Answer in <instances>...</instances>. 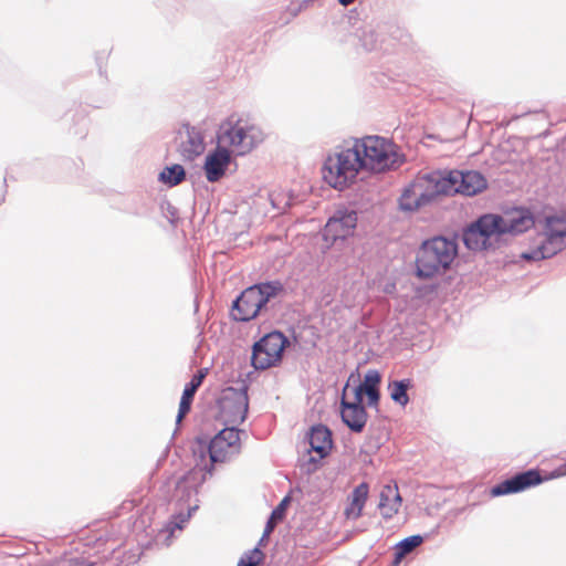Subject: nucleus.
Wrapping results in <instances>:
<instances>
[{"instance_id": "1", "label": "nucleus", "mask_w": 566, "mask_h": 566, "mask_svg": "<svg viewBox=\"0 0 566 566\" xmlns=\"http://www.w3.org/2000/svg\"><path fill=\"white\" fill-rule=\"evenodd\" d=\"M397 161L395 146L386 138H348L327 154L322 175L328 186L344 190L356 181L360 172H382L392 168Z\"/></svg>"}, {"instance_id": "2", "label": "nucleus", "mask_w": 566, "mask_h": 566, "mask_svg": "<svg viewBox=\"0 0 566 566\" xmlns=\"http://www.w3.org/2000/svg\"><path fill=\"white\" fill-rule=\"evenodd\" d=\"M240 433L235 427H227L209 444L196 442L192 448L195 468L176 483L175 496L179 501H188L197 493L198 484L206 479V474L212 473L214 463L226 462L240 452Z\"/></svg>"}, {"instance_id": "3", "label": "nucleus", "mask_w": 566, "mask_h": 566, "mask_svg": "<svg viewBox=\"0 0 566 566\" xmlns=\"http://www.w3.org/2000/svg\"><path fill=\"white\" fill-rule=\"evenodd\" d=\"M534 224V217L526 209H514L503 214H484L463 232V242L470 250L482 251L493 248L502 235L521 234Z\"/></svg>"}, {"instance_id": "4", "label": "nucleus", "mask_w": 566, "mask_h": 566, "mask_svg": "<svg viewBox=\"0 0 566 566\" xmlns=\"http://www.w3.org/2000/svg\"><path fill=\"white\" fill-rule=\"evenodd\" d=\"M565 249L566 216H549L537 224V232L531 238L527 250L521 253V259L536 262L552 258Z\"/></svg>"}, {"instance_id": "5", "label": "nucleus", "mask_w": 566, "mask_h": 566, "mask_svg": "<svg viewBox=\"0 0 566 566\" xmlns=\"http://www.w3.org/2000/svg\"><path fill=\"white\" fill-rule=\"evenodd\" d=\"M217 138L230 153L243 156L264 142L265 133L249 119L231 115L220 124Z\"/></svg>"}, {"instance_id": "6", "label": "nucleus", "mask_w": 566, "mask_h": 566, "mask_svg": "<svg viewBox=\"0 0 566 566\" xmlns=\"http://www.w3.org/2000/svg\"><path fill=\"white\" fill-rule=\"evenodd\" d=\"M458 254L453 240L437 237L424 241L416 259V275L420 279H432L443 274Z\"/></svg>"}, {"instance_id": "7", "label": "nucleus", "mask_w": 566, "mask_h": 566, "mask_svg": "<svg viewBox=\"0 0 566 566\" xmlns=\"http://www.w3.org/2000/svg\"><path fill=\"white\" fill-rule=\"evenodd\" d=\"M282 292L279 282H265L245 289L234 301L232 316L235 321L248 322L268 311L277 295Z\"/></svg>"}, {"instance_id": "8", "label": "nucleus", "mask_w": 566, "mask_h": 566, "mask_svg": "<svg viewBox=\"0 0 566 566\" xmlns=\"http://www.w3.org/2000/svg\"><path fill=\"white\" fill-rule=\"evenodd\" d=\"M443 171H434L415 178L402 191L399 207L402 211H416L446 195Z\"/></svg>"}, {"instance_id": "9", "label": "nucleus", "mask_w": 566, "mask_h": 566, "mask_svg": "<svg viewBox=\"0 0 566 566\" xmlns=\"http://www.w3.org/2000/svg\"><path fill=\"white\" fill-rule=\"evenodd\" d=\"M289 339L281 332L264 335L252 348L251 363L255 369H268L282 360Z\"/></svg>"}, {"instance_id": "10", "label": "nucleus", "mask_w": 566, "mask_h": 566, "mask_svg": "<svg viewBox=\"0 0 566 566\" xmlns=\"http://www.w3.org/2000/svg\"><path fill=\"white\" fill-rule=\"evenodd\" d=\"M447 196L460 193L474 196L486 188V180L478 171L451 170L443 171Z\"/></svg>"}, {"instance_id": "11", "label": "nucleus", "mask_w": 566, "mask_h": 566, "mask_svg": "<svg viewBox=\"0 0 566 566\" xmlns=\"http://www.w3.org/2000/svg\"><path fill=\"white\" fill-rule=\"evenodd\" d=\"M357 224V213L353 210H337L327 221L323 238L327 247L343 241L354 233Z\"/></svg>"}, {"instance_id": "12", "label": "nucleus", "mask_w": 566, "mask_h": 566, "mask_svg": "<svg viewBox=\"0 0 566 566\" xmlns=\"http://www.w3.org/2000/svg\"><path fill=\"white\" fill-rule=\"evenodd\" d=\"M249 408V399L245 391L230 389L224 394L220 402V416L228 427H234L244 421Z\"/></svg>"}, {"instance_id": "13", "label": "nucleus", "mask_w": 566, "mask_h": 566, "mask_svg": "<svg viewBox=\"0 0 566 566\" xmlns=\"http://www.w3.org/2000/svg\"><path fill=\"white\" fill-rule=\"evenodd\" d=\"M177 150L182 158L192 160L206 149L203 129L199 126L184 124L176 137Z\"/></svg>"}, {"instance_id": "14", "label": "nucleus", "mask_w": 566, "mask_h": 566, "mask_svg": "<svg viewBox=\"0 0 566 566\" xmlns=\"http://www.w3.org/2000/svg\"><path fill=\"white\" fill-rule=\"evenodd\" d=\"M231 161V153L224 146L220 145L208 153L203 164V171L209 182L219 181L226 174Z\"/></svg>"}, {"instance_id": "15", "label": "nucleus", "mask_w": 566, "mask_h": 566, "mask_svg": "<svg viewBox=\"0 0 566 566\" xmlns=\"http://www.w3.org/2000/svg\"><path fill=\"white\" fill-rule=\"evenodd\" d=\"M542 482L539 473L535 470H530L507 479L491 490L493 496H501L511 493L524 491L530 486L537 485Z\"/></svg>"}, {"instance_id": "16", "label": "nucleus", "mask_w": 566, "mask_h": 566, "mask_svg": "<svg viewBox=\"0 0 566 566\" xmlns=\"http://www.w3.org/2000/svg\"><path fill=\"white\" fill-rule=\"evenodd\" d=\"M347 388H348V385H346V387L344 388L343 398L340 401L342 420L354 432H360V431H363V429L366 424L367 412H366L364 406H356V405L349 403V400H347Z\"/></svg>"}, {"instance_id": "17", "label": "nucleus", "mask_w": 566, "mask_h": 566, "mask_svg": "<svg viewBox=\"0 0 566 566\" xmlns=\"http://www.w3.org/2000/svg\"><path fill=\"white\" fill-rule=\"evenodd\" d=\"M401 505V497L397 485H384L379 495L378 507L384 518H391L398 513Z\"/></svg>"}, {"instance_id": "18", "label": "nucleus", "mask_w": 566, "mask_h": 566, "mask_svg": "<svg viewBox=\"0 0 566 566\" xmlns=\"http://www.w3.org/2000/svg\"><path fill=\"white\" fill-rule=\"evenodd\" d=\"M311 451L317 453L318 459L325 458L332 449V433L325 426H315L308 434Z\"/></svg>"}, {"instance_id": "19", "label": "nucleus", "mask_w": 566, "mask_h": 566, "mask_svg": "<svg viewBox=\"0 0 566 566\" xmlns=\"http://www.w3.org/2000/svg\"><path fill=\"white\" fill-rule=\"evenodd\" d=\"M369 493V485L366 482L358 484L349 496V504L345 509V515L349 520H357L361 516Z\"/></svg>"}, {"instance_id": "20", "label": "nucleus", "mask_w": 566, "mask_h": 566, "mask_svg": "<svg viewBox=\"0 0 566 566\" xmlns=\"http://www.w3.org/2000/svg\"><path fill=\"white\" fill-rule=\"evenodd\" d=\"M380 382V375L377 370L370 369L366 373L364 381L360 386L365 389L368 398V406H377L379 400L378 385Z\"/></svg>"}, {"instance_id": "21", "label": "nucleus", "mask_w": 566, "mask_h": 566, "mask_svg": "<svg viewBox=\"0 0 566 566\" xmlns=\"http://www.w3.org/2000/svg\"><path fill=\"white\" fill-rule=\"evenodd\" d=\"M200 386V378L199 377H192L190 382H188L184 389L181 400L179 403V410L177 415V423L181 422L184 417L189 412L190 406L193 399V396L197 391V389Z\"/></svg>"}, {"instance_id": "22", "label": "nucleus", "mask_w": 566, "mask_h": 566, "mask_svg": "<svg viewBox=\"0 0 566 566\" xmlns=\"http://www.w3.org/2000/svg\"><path fill=\"white\" fill-rule=\"evenodd\" d=\"M411 387L410 379L394 380L389 382L388 390L390 398L398 405L405 407L409 402L408 389Z\"/></svg>"}, {"instance_id": "23", "label": "nucleus", "mask_w": 566, "mask_h": 566, "mask_svg": "<svg viewBox=\"0 0 566 566\" xmlns=\"http://www.w3.org/2000/svg\"><path fill=\"white\" fill-rule=\"evenodd\" d=\"M290 503V497L285 496L281 503L272 511L270 518L265 525L261 541L265 539L275 528L276 524L285 516L286 507Z\"/></svg>"}, {"instance_id": "24", "label": "nucleus", "mask_w": 566, "mask_h": 566, "mask_svg": "<svg viewBox=\"0 0 566 566\" xmlns=\"http://www.w3.org/2000/svg\"><path fill=\"white\" fill-rule=\"evenodd\" d=\"M186 177V171L181 165L166 167L159 174V180L170 187L179 185Z\"/></svg>"}, {"instance_id": "25", "label": "nucleus", "mask_w": 566, "mask_h": 566, "mask_svg": "<svg viewBox=\"0 0 566 566\" xmlns=\"http://www.w3.org/2000/svg\"><path fill=\"white\" fill-rule=\"evenodd\" d=\"M422 542H423V538L420 535H412V536L406 537L405 539L400 541L396 546L395 564L397 565L403 556H406L407 554L412 552Z\"/></svg>"}, {"instance_id": "26", "label": "nucleus", "mask_w": 566, "mask_h": 566, "mask_svg": "<svg viewBox=\"0 0 566 566\" xmlns=\"http://www.w3.org/2000/svg\"><path fill=\"white\" fill-rule=\"evenodd\" d=\"M262 559L263 553L258 547H255L254 549L243 554L237 566H258Z\"/></svg>"}, {"instance_id": "27", "label": "nucleus", "mask_w": 566, "mask_h": 566, "mask_svg": "<svg viewBox=\"0 0 566 566\" xmlns=\"http://www.w3.org/2000/svg\"><path fill=\"white\" fill-rule=\"evenodd\" d=\"M270 198H271L272 206L277 210L283 211L292 205L291 198L289 197L287 199H285V197L282 196L281 193H272L270 196Z\"/></svg>"}, {"instance_id": "28", "label": "nucleus", "mask_w": 566, "mask_h": 566, "mask_svg": "<svg viewBox=\"0 0 566 566\" xmlns=\"http://www.w3.org/2000/svg\"><path fill=\"white\" fill-rule=\"evenodd\" d=\"M361 41L366 50H373L376 45V34L371 30L366 31Z\"/></svg>"}, {"instance_id": "29", "label": "nucleus", "mask_w": 566, "mask_h": 566, "mask_svg": "<svg viewBox=\"0 0 566 566\" xmlns=\"http://www.w3.org/2000/svg\"><path fill=\"white\" fill-rule=\"evenodd\" d=\"M364 395H366L365 389L360 385H358L357 387L354 388V399L349 401V403L363 406Z\"/></svg>"}, {"instance_id": "30", "label": "nucleus", "mask_w": 566, "mask_h": 566, "mask_svg": "<svg viewBox=\"0 0 566 566\" xmlns=\"http://www.w3.org/2000/svg\"><path fill=\"white\" fill-rule=\"evenodd\" d=\"M70 566H94V565L88 564L85 560H74L70 564Z\"/></svg>"}, {"instance_id": "31", "label": "nucleus", "mask_w": 566, "mask_h": 566, "mask_svg": "<svg viewBox=\"0 0 566 566\" xmlns=\"http://www.w3.org/2000/svg\"><path fill=\"white\" fill-rule=\"evenodd\" d=\"M339 3L344 7H347L349 4H352L355 0H338Z\"/></svg>"}, {"instance_id": "32", "label": "nucleus", "mask_w": 566, "mask_h": 566, "mask_svg": "<svg viewBox=\"0 0 566 566\" xmlns=\"http://www.w3.org/2000/svg\"><path fill=\"white\" fill-rule=\"evenodd\" d=\"M193 377H199L200 378V384H201L203 378H205V374L202 371H200L198 375H195Z\"/></svg>"}, {"instance_id": "33", "label": "nucleus", "mask_w": 566, "mask_h": 566, "mask_svg": "<svg viewBox=\"0 0 566 566\" xmlns=\"http://www.w3.org/2000/svg\"><path fill=\"white\" fill-rule=\"evenodd\" d=\"M175 527H177V528L181 530V527H182V526H181L180 524H177V523H176V524H175Z\"/></svg>"}]
</instances>
